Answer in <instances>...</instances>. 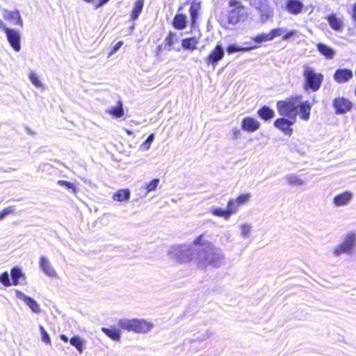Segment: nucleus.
I'll return each instance as SVG.
<instances>
[{
	"mask_svg": "<svg viewBox=\"0 0 356 356\" xmlns=\"http://www.w3.org/2000/svg\"><path fill=\"white\" fill-rule=\"evenodd\" d=\"M207 236V233L203 232L193 241V245L203 247L197 252V264L201 268H218L222 263L223 254L213 248Z\"/></svg>",
	"mask_w": 356,
	"mask_h": 356,
	"instance_id": "f257e3e1",
	"label": "nucleus"
},
{
	"mask_svg": "<svg viewBox=\"0 0 356 356\" xmlns=\"http://www.w3.org/2000/svg\"><path fill=\"white\" fill-rule=\"evenodd\" d=\"M301 99V95H296L277 101L276 102V108L279 115L296 120L298 103Z\"/></svg>",
	"mask_w": 356,
	"mask_h": 356,
	"instance_id": "f03ea898",
	"label": "nucleus"
},
{
	"mask_svg": "<svg viewBox=\"0 0 356 356\" xmlns=\"http://www.w3.org/2000/svg\"><path fill=\"white\" fill-rule=\"evenodd\" d=\"M118 325L122 330L136 333H146L153 327V323L141 318L120 319Z\"/></svg>",
	"mask_w": 356,
	"mask_h": 356,
	"instance_id": "7ed1b4c3",
	"label": "nucleus"
},
{
	"mask_svg": "<svg viewBox=\"0 0 356 356\" xmlns=\"http://www.w3.org/2000/svg\"><path fill=\"white\" fill-rule=\"evenodd\" d=\"M229 7L233 8L229 10L227 15V22L229 24L235 25L240 22L245 21L248 17L245 11V7L238 0H229L228 2Z\"/></svg>",
	"mask_w": 356,
	"mask_h": 356,
	"instance_id": "20e7f679",
	"label": "nucleus"
},
{
	"mask_svg": "<svg viewBox=\"0 0 356 356\" xmlns=\"http://www.w3.org/2000/svg\"><path fill=\"white\" fill-rule=\"evenodd\" d=\"M302 75L305 79L304 88L305 90L316 92L321 88L324 79L322 73H317L312 68L307 67H305Z\"/></svg>",
	"mask_w": 356,
	"mask_h": 356,
	"instance_id": "39448f33",
	"label": "nucleus"
},
{
	"mask_svg": "<svg viewBox=\"0 0 356 356\" xmlns=\"http://www.w3.org/2000/svg\"><path fill=\"white\" fill-rule=\"evenodd\" d=\"M356 240V236L354 233L346 234L344 241L333 250V254L339 256L345 253H350L354 248Z\"/></svg>",
	"mask_w": 356,
	"mask_h": 356,
	"instance_id": "423d86ee",
	"label": "nucleus"
},
{
	"mask_svg": "<svg viewBox=\"0 0 356 356\" xmlns=\"http://www.w3.org/2000/svg\"><path fill=\"white\" fill-rule=\"evenodd\" d=\"M296 122L295 119L281 116L274 121L273 126L284 135L291 136L293 134L292 126Z\"/></svg>",
	"mask_w": 356,
	"mask_h": 356,
	"instance_id": "0eeeda50",
	"label": "nucleus"
},
{
	"mask_svg": "<svg viewBox=\"0 0 356 356\" xmlns=\"http://www.w3.org/2000/svg\"><path fill=\"white\" fill-rule=\"evenodd\" d=\"M332 106L337 115H342L351 111L353 103L346 97H336L332 101Z\"/></svg>",
	"mask_w": 356,
	"mask_h": 356,
	"instance_id": "6e6552de",
	"label": "nucleus"
},
{
	"mask_svg": "<svg viewBox=\"0 0 356 356\" xmlns=\"http://www.w3.org/2000/svg\"><path fill=\"white\" fill-rule=\"evenodd\" d=\"M225 51L220 43H218L213 49L205 58L206 64L209 66L216 67L218 62L223 58Z\"/></svg>",
	"mask_w": 356,
	"mask_h": 356,
	"instance_id": "1a4fd4ad",
	"label": "nucleus"
},
{
	"mask_svg": "<svg viewBox=\"0 0 356 356\" xmlns=\"http://www.w3.org/2000/svg\"><path fill=\"white\" fill-rule=\"evenodd\" d=\"M7 40L15 51H19L21 49L20 44V33L18 31L8 28L5 29Z\"/></svg>",
	"mask_w": 356,
	"mask_h": 356,
	"instance_id": "9d476101",
	"label": "nucleus"
},
{
	"mask_svg": "<svg viewBox=\"0 0 356 356\" xmlns=\"http://www.w3.org/2000/svg\"><path fill=\"white\" fill-rule=\"evenodd\" d=\"M261 127L260 122L254 117L247 116L241 122V129L248 133L257 131Z\"/></svg>",
	"mask_w": 356,
	"mask_h": 356,
	"instance_id": "9b49d317",
	"label": "nucleus"
},
{
	"mask_svg": "<svg viewBox=\"0 0 356 356\" xmlns=\"http://www.w3.org/2000/svg\"><path fill=\"white\" fill-rule=\"evenodd\" d=\"M250 197V193H243L239 195L235 199H229L227 202L231 209H232L234 213H235L237 211L239 207L249 202Z\"/></svg>",
	"mask_w": 356,
	"mask_h": 356,
	"instance_id": "f8f14e48",
	"label": "nucleus"
},
{
	"mask_svg": "<svg viewBox=\"0 0 356 356\" xmlns=\"http://www.w3.org/2000/svg\"><path fill=\"white\" fill-rule=\"evenodd\" d=\"M285 9L293 15H298L304 10V4L300 0H287L285 3Z\"/></svg>",
	"mask_w": 356,
	"mask_h": 356,
	"instance_id": "ddd939ff",
	"label": "nucleus"
},
{
	"mask_svg": "<svg viewBox=\"0 0 356 356\" xmlns=\"http://www.w3.org/2000/svg\"><path fill=\"white\" fill-rule=\"evenodd\" d=\"M353 72L349 69H338L334 74L333 78L338 83H344L350 81L353 78Z\"/></svg>",
	"mask_w": 356,
	"mask_h": 356,
	"instance_id": "4468645a",
	"label": "nucleus"
},
{
	"mask_svg": "<svg viewBox=\"0 0 356 356\" xmlns=\"http://www.w3.org/2000/svg\"><path fill=\"white\" fill-rule=\"evenodd\" d=\"M312 104L309 101H304L298 103V114H299L300 119L307 121L309 120L311 115Z\"/></svg>",
	"mask_w": 356,
	"mask_h": 356,
	"instance_id": "2eb2a0df",
	"label": "nucleus"
},
{
	"mask_svg": "<svg viewBox=\"0 0 356 356\" xmlns=\"http://www.w3.org/2000/svg\"><path fill=\"white\" fill-rule=\"evenodd\" d=\"M353 193L350 191H344L337 195L333 198V204L336 207H341L348 204L353 198Z\"/></svg>",
	"mask_w": 356,
	"mask_h": 356,
	"instance_id": "dca6fc26",
	"label": "nucleus"
},
{
	"mask_svg": "<svg viewBox=\"0 0 356 356\" xmlns=\"http://www.w3.org/2000/svg\"><path fill=\"white\" fill-rule=\"evenodd\" d=\"M258 117L264 122H268L274 118L275 113L270 106L264 105L257 112Z\"/></svg>",
	"mask_w": 356,
	"mask_h": 356,
	"instance_id": "f3484780",
	"label": "nucleus"
},
{
	"mask_svg": "<svg viewBox=\"0 0 356 356\" xmlns=\"http://www.w3.org/2000/svg\"><path fill=\"white\" fill-rule=\"evenodd\" d=\"M172 25L177 30H183L187 26V17L183 13H177L172 21Z\"/></svg>",
	"mask_w": 356,
	"mask_h": 356,
	"instance_id": "a211bd4d",
	"label": "nucleus"
},
{
	"mask_svg": "<svg viewBox=\"0 0 356 356\" xmlns=\"http://www.w3.org/2000/svg\"><path fill=\"white\" fill-rule=\"evenodd\" d=\"M201 8L200 1H193L191 3L189 8V14L191 17V24L192 26H194L196 24V21L198 17V13Z\"/></svg>",
	"mask_w": 356,
	"mask_h": 356,
	"instance_id": "6ab92c4d",
	"label": "nucleus"
},
{
	"mask_svg": "<svg viewBox=\"0 0 356 356\" xmlns=\"http://www.w3.org/2000/svg\"><path fill=\"white\" fill-rule=\"evenodd\" d=\"M330 27L336 31H341L343 27V22L337 15L332 13L326 17Z\"/></svg>",
	"mask_w": 356,
	"mask_h": 356,
	"instance_id": "aec40b11",
	"label": "nucleus"
},
{
	"mask_svg": "<svg viewBox=\"0 0 356 356\" xmlns=\"http://www.w3.org/2000/svg\"><path fill=\"white\" fill-rule=\"evenodd\" d=\"M40 266L46 275L50 277L56 275V272L53 268L49 261L44 257L40 258Z\"/></svg>",
	"mask_w": 356,
	"mask_h": 356,
	"instance_id": "412c9836",
	"label": "nucleus"
},
{
	"mask_svg": "<svg viewBox=\"0 0 356 356\" xmlns=\"http://www.w3.org/2000/svg\"><path fill=\"white\" fill-rule=\"evenodd\" d=\"M198 39L195 37L186 38L181 40V47L184 49L191 51L197 49Z\"/></svg>",
	"mask_w": 356,
	"mask_h": 356,
	"instance_id": "4be33fe9",
	"label": "nucleus"
},
{
	"mask_svg": "<svg viewBox=\"0 0 356 356\" xmlns=\"http://www.w3.org/2000/svg\"><path fill=\"white\" fill-rule=\"evenodd\" d=\"M212 214L216 216L222 217L225 219H229L230 216L234 214L232 209L229 207V205L227 204V209H222L221 208H215L211 211Z\"/></svg>",
	"mask_w": 356,
	"mask_h": 356,
	"instance_id": "5701e85b",
	"label": "nucleus"
},
{
	"mask_svg": "<svg viewBox=\"0 0 356 356\" xmlns=\"http://www.w3.org/2000/svg\"><path fill=\"white\" fill-rule=\"evenodd\" d=\"M317 49L321 54L323 55L327 59H332L334 56V51L330 47L323 43L317 44Z\"/></svg>",
	"mask_w": 356,
	"mask_h": 356,
	"instance_id": "b1692460",
	"label": "nucleus"
},
{
	"mask_svg": "<svg viewBox=\"0 0 356 356\" xmlns=\"http://www.w3.org/2000/svg\"><path fill=\"white\" fill-rule=\"evenodd\" d=\"M102 331L110 339L118 341L120 339V332L115 327H102Z\"/></svg>",
	"mask_w": 356,
	"mask_h": 356,
	"instance_id": "393cba45",
	"label": "nucleus"
},
{
	"mask_svg": "<svg viewBox=\"0 0 356 356\" xmlns=\"http://www.w3.org/2000/svg\"><path fill=\"white\" fill-rule=\"evenodd\" d=\"M5 18L7 20L12 21L14 24L21 27L23 26V22L18 10L8 12Z\"/></svg>",
	"mask_w": 356,
	"mask_h": 356,
	"instance_id": "a878e982",
	"label": "nucleus"
},
{
	"mask_svg": "<svg viewBox=\"0 0 356 356\" xmlns=\"http://www.w3.org/2000/svg\"><path fill=\"white\" fill-rule=\"evenodd\" d=\"M130 191L128 188L120 189L113 195V200L118 202H122L129 200Z\"/></svg>",
	"mask_w": 356,
	"mask_h": 356,
	"instance_id": "bb28decb",
	"label": "nucleus"
},
{
	"mask_svg": "<svg viewBox=\"0 0 356 356\" xmlns=\"http://www.w3.org/2000/svg\"><path fill=\"white\" fill-rule=\"evenodd\" d=\"M107 113L115 118H121L122 116H123L124 110L122 106V102L120 100L118 101L117 106L115 107L110 108L107 111Z\"/></svg>",
	"mask_w": 356,
	"mask_h": 356,
	"instance_id": "cd10ccee",
	"label": "nucleus"
},
{
	"mask_svg": "<svg viewBox=\"0 0 356 356\" xmlns=\"http://www.w3.org/2000/svg\"><path fill=\"white\" fill-rule=\"evenodd\" d=\"M144 4L143 0H136L134 3V7L131 13V19L134 21L138 19L139 15L143 10Z\"/></svg>",
	"mask_w": 356,
	"mask_h": 356,
	"instance_id": "c85d7f7f",
	"label": "nucleus"
},
{
	"mask_svg": "<svg viewBox=\"0 0 356 356\" xmlns=\"http://www.w3.org/2000/svg\"><path fill=\"white\" fill-rule=\"evenodd\" d=\"M23 276L21 270L17 267H13L11 269L12 284L17 286L19 284V279Z\"/></svg>",
	"mask_w": 356,
	"mask_h": 356,
	"instance_id": "c756f323",
	"label": "nucleus"
},
{
	"mask_svg": "<svg viewBox=\"0 0 356 356\" xmlns=\"http://www.w3.org/2000/svg\"><path fill=\"white\" fill-rule=\"evenodd\" d=\"M254 47H241L237 44H229L227 47L226 51L228 54H232V53L237 52V51H248L252 49Z\"/></svg>",
	"mask_w": 356,
	"mask_h": 356,
	"instance_id": "7c9ffc66",
	"label": "nucleus"
},
{
	"mask_svg": "<svg viewBox=\"0 0 356 356\" xmlns=\"http://www.w3.org/2000/svg\"><path fill=\"white\" fill-rule=\"evenodd\" d=\"M25 303L30 307V309L32 310L34 313H39L40 306L38 304V302L32 298L31 297H25L24 299Z\"/></svg>",
	"mask_w": 356,
	"mask_h": 356,
	"instance_id": "2f4dec72",
	"label": "nucleus"
},
{
	"mask_svg": "<svg viewBox=\"0 0 356 356\" xmlns=\"http://www.w3.org/2000/svg\"><path fill=\"white\" fill-rule=\"evenodd\" d=\"M70 343L72 346L75 347L80 353H82L83 348V341L80 337L77 336L72 337L70 339Z\"/></svg>",
	"mask_w": 356,
	"mask_h": 356,
	"instance_id": "473e14b6",
	"label": "nucleus"
},
{
	"mask_svg": "<svg viewBox=\"0 0 356 356\" xmlns=\"http://www.w3.org/2000/svg\"><path fill=\"white\" fill-rule=\"evenodd\" d=\"M57 184L60 186H64L66 188L71 190L74 194H76L79 191V188L74 184L66 180H58L57 181Z\"/></svg>",
	"mask_w": 356,
	"mask_h": 356,
	"instance_id": "72a5a7b5",
	"label": "nucleus"
},
{
	"mask_svg": "<svg viewBox=\"0 0 356 356\" xmlns=\"http://www.w3.org/2000/svg\"><path fill=\"white\" fill-rule=\"evenodd\" d=\"M286 180L291 185H301L303 184L302 180L296 175H289L286 177Z\"/></svg>",
	"mask_w": 356,
	"mask_h": 356,
	"instance_id": "f704fd0d",
	"label": "nucleus"
},
{
	"mask_svg": "<svg viewBox=\"0 0 356 356\" xmlns=\"http://www.w3.org/2000/svg\"><path fill=\"white\" fill-rule=\"evenodd\" d=\"M15 209L14 206H8L0 211V220H3L7 216L14 213Z\"/></svg>",
	"mask_w": 356,
	"mask_h": 356,
	"instance_id": "c9c22d12",
	"label": "nucleus"
},
{
	"mask_svg": "<svg viewBox=\"0 0 356 356\" xmlns=\"http://www.w3.org/2000/svg\"><path fill=\"white\" fill-rule=\"evenodd\" d=\"M176 34L172 31H170L167 36L165 38L164 42L165 45L168 47V49H170L172 46L174 44V38H175Z\"/></svg>",
	"mask_w": 356,
	"mask_h": 356,
	"instance_id": "e433bc0d",
	"label": "nucleus"
},
{
	"mask_svg": "<svg viewBox=\"0 0 356 356\" xmlns=\"http://www.w3.org/2000/svg\"><path fill=\"white\" fill-rule=\"evenodd\" d=\"M29 78L31 81V82L36 87V88H42V84L39 80L38 76L37 74L33 72H31L29 74Z\"/></svg>",
	"mask_w": 356,
	"mask_h": 356,
	"instance_id": "4c0bfd02",
	"label": "nucleus"
},
{
	"mask_svg": "<svg viewBox=\"0 0 356 356\" xmlns=\"http://www.w3.org/2000/svg\"><path fill=\"white\" fill-rule=\"evenodd\" d=\"M252 40L254 42H255L257 43H261L263 42H267V41L271 40L270 37L269 35V33L267 34L262 33V34L257 35L255 37H254Z\"/></svg>",
	"mask_w": 356,
	"mask_h": 356,
	"instance_id": "58836bf2",
	"label": "nucleus"
},
{
	"mask_svg": "<svg viewBox=\"0 0 356 356\" xmlns=\"http://www.w3.org/2000/svg\"><path fill=\"white\" fill-rule=\"evenodd\" d=\"M159 184V179L158 178L153 179L149 183L147 184L145 189L147 192L154 191L156 189Z\"/></svg>",
	"mask_w": 356,
	"mask_h": 356,
	"instance_id": "ea45409f",
	"label": "nucleus"
},
{
	"mask_svg": "<svg viewBox=\"0 0 356 356\" xmlns=\"http://www.w3.org/2000/svg\"><path fill=\"white\" fill-rule=\"evenodd\" d=\"M42 336V341L47 345L51 344V339L42 325L39 326Z\"/></svg>",
	"mask_w": 356,
	"mask_h": 356,
	"instance_id": "a19ab883",
	"label": "nucleus"
},
{
	"mask_svg": "<svg viewBox=\"0 0 356 356\" xmlns=\"http://www.w3.org/2000/svg\"><path fill=\"white\" fill-rule=\"evenodd\" d=\"M0 282L5 286H10L12 284L9 279V275L7 272H4L0 275Z\"/></svg>",
	"mask_w": 356,
	"mask_h": 356,
	"instance_id": "79ce46f5",
	"label": "nucleus"
},
{
	"mask_svg": "<svg viewBox=\"0 0 356 356\" xmlns=\"http://www.w3.org/2000/svg\"><path fill=\"white\" fill-rule=\"evenodd\" d=\"M154 139V134H149V136L147 137V138L142 143L141 147L143 149H149Z\"/></svg>",
	"mask_w": 356,
	"mask_h": 356,
	"instance_id": "37998d69",
	"label": "nucleus"
},
{
	"mask_svg": "<svg viewBox=\"0 0 356 356\" xmlns=\"http://www.w3.org/2000/svg\"><path fill=\"white\" fill-rule=\"evenodd\" d=\"M124 42L122 41H118L111 49L109 53L108 54V57H111L115 53H116L120 48L123 45Z\"/></svg>",
	"mask_w": 356,
	"mask_h": 356,
	"instance_id": "c03bdc74",
	"label": "nucleus"
},
{
	"mask_svg": "<svg viewBox=\"0 0 356 356\" xmlns=\"http://www.w3.org/2000/svg\"><path fill=\"white\" fill-rule=\"evenodd\" d=\"M282 32H283L282 29L277 28V29H272L269 33V35L270 37L271 40H273L276 37L280 36L282 35Z\"/></svg>",
	"mask_w": 356,
	"mask_h": 356,
	"instance_id": "a18cd8bd",
	"label": "nucleus"
},
{
	"mask_svg": "<svg viewBox=\"0 0 356 356\" xmlns=\"http://www.w3.org/2000/svg\"><path fill=\"white\" fill-rule=\"evenodd\" d=\"M250 227L248 225H243L241 226V232L243 236H247L249 234Z\"/></svg>",
	"mask_w": 356,
	"mask_h": 356,
	"instance_id": "49530a36",
	"label": "nucleus"
},
{
	"mask_svg": "<svg viewBox=\"0 0 356 356\" xmlns=\"http://www.w3.org/2000/svg\"><path fill=\"white\" fill-rule=\"evenodd\" d=\"M296 33V31H290L283 35L282 40H286L289 39V38H291V36H293V35H295Z\"/></svg>",
	"mask_w": 356,
	"mask_h": 356,
	"instance_id": "de8ad7c7",
	"label": "nucleus"
},
{
	"mask_svg": "<svg viewBox=\"0 0 356 356\" xmlns=\"http://www.w3.org/2000/svg\"><path fill=\"white\" fill-rule=\"evenodd\" d=\"M353 13L351 15L352 19L356 22V2L352 5Z\"/></svg>",
	"mask_w": 356,
	"mask_h": 356,
	"instance_id": "09e8293b",
	"label": "nucleus"
},
{
	"mask_svg": "<svg viewBox=\"0 0 356 356\" xmlns=\"http://www.w3.org/2000/svg\"><path fill=\"white\" fill-rule=\"evenodd\" d=\"M109 0H98L97 5L95 6V8H98L100 6H103L106 3H107Z\"/></svg>",
	"mask_w": 356,
	"mask_h": 356,
	"instance_id": "8fccbe9b",
	"label": "nucleus"
},
{
	"mask_svg": "<svg viewBox=\"0 0 356 356\" xmlns=\"http://www.w3.org/2000/svg\"><path fill=\"white\" fill-rule=\"evenodd\" d=\"M60 339L62 341H63L64 342H65V343H67V342L70 341V340H69L68 337H67L65 334H60Z\"/></svg>",
	"mask_w": 356,
	"mask_h": 356,
	"instance_id": "3c124183",
	"label": "nucleus"
},
{
	"mask_svg": "<svg viewBox=\"0 0 356 356\" xmlns=\"http://www.w3.org/2000/svg\"><path fill=\"white\" fill-rule=\"evenodd\" d=\"M125 132L127 133V134H128L129 136H133L134 135V131L130 130V129H125Z\"/></svg>",
	"mask_w": 356,
	"mask_h": 356,
	"instance_id": "603ef678",
	"label": "nucleus"
},
{
	"mask_svg": "<svg viewBox=\"0 0 356 356\" xmlns=\"http://www.w3.org/2000/svg\"><path fill=\"white\" fill-rule=\"evenodd\" d=\"M0 29H1L3 31H5V29H8L7 27L5 26L4 24L1 20H0Z\"/></svg>",
	"mask_w": 356,
	"mask_h": 356,
	"instance_id": "864d4df0",
	"label": "nucleus"
},
{
	"mask_svg": "<svg viewBox=\"0 0 356 356\" xmlns=\"http://www.w3.org/2000/svg\"><path fill=\"white\" fill-rule=\"evenodd\" d=\"M83 1L87 3H92V2H93L94 0H83Z\"/></svg>",
	"mask_w": 356,
	"mask_h": 356,
	"instance_id": "5fc2aeb1",
	"label": "nucleus"
},
{
	"mask_svg": "<svg viewBox=\"0 0 356 356\" xmlns=\"http://www.w3.org/2000/svg\"><path fill=\"white\" fill-rule=\"evenodd\" d=\"M354 93H355V95L356 96V86H355V92H354Z\"/></svg>",
	"mask_w": 356,
	"mask_h": 356,
	"instance_id": "6e6d98bb",
	"label": "nucleus"
},
{
	"mask_svg": "<svg viewBox=\"0 0 356 356\" xmlns=\"http://www.w3.org/2000/svg\"><path fill=\"white\" fill-rule=\"evenodd\" d=\"M181 8H182L181 6H180L178 10H181Z\"/></svg>",
	"mask_w": 356,
	"mask_h": 356,
	"instance_id": "4d7b16f0",
	"label": "nucleus"
},
{
	"mask_svg": "<svg viewBox=\"0 0 356 356\" xmlns=\"http://www.w3.org/2000/svg\"><path fill=\"white\" fill-rule=\"evenodd\" d=\"M161 46H159V50H161Z\"/></svg>",
	"mask_w": 356,
	"mask_h": 356,
	"instance_id": "13d9d810",
	"label": "nucleus"
},
{
	"mask_svg": "<svg viewBox=\"0 0 356 356\" xmlns=\"http://www.w3.org/2000/svg\"><path fill=\"white\" fill-rule=\"evenodd\" d=\"M355 77H356V69H355Z\"/></svg>",
	"mask_w": 356,
	"mask_h": 356,
	"instance_id": "bf43d9fd",
	"label": "nucleus"
}]
</instances>
